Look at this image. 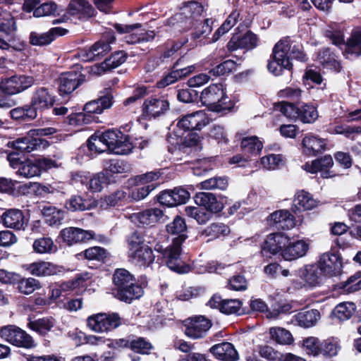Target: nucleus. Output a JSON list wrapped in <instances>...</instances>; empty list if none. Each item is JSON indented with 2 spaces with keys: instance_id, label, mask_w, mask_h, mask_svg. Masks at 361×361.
Here are the masks:
<instances>
[{
  "instance_id": "nucleus-1",
  "label": "nucleus",
  "mask_w": 361,
  "mask_h": 361,
  "mask_svg": "<svg viewBox=\"0 0 361 361\" xmlns=\"http://www.w3.org/2000/svg\"><path fill=\"white\" fill-rule=\"evenodd\" d=\"M8 147L12 150L6 152L7 159L10 166L13 169H18V173L25 178L39 176L42 173L58 166L56 160L44 156L26 157V156L35 149H18L14 146L13 141L8 142Z\"/></svg>"
},
{
  "instance_id": "nucleus-2",
  "label": "nucleus",
  "mask_w": 361,
  "mask_h": 361,
  "mask_svg": "<svg viewBox=\"0 0 361 361\" xmlns=\"http://www.w3.org/2000/svg\"><path fill=\"white\" fill-rule=\"evenodd\" d=\"M290 56L300 61L306 60L301 44L294 42L288 37L280 39L273 48L272 59L267 65L268 70L275 75H281L283 69L290 70L293 66Z\"/></svg>"
},
{
  "instance_id": "nucleus-3",
  "label": "nucleus",
  "mask_w": 361,
  "mask_h": 361,
  "mask_svg": "<svg viewBox=\"0 0 361 361\" xmlns=\"http://www.w3.org/2000/svg\"><path fill=\"white\" fill-rule=\"evenodd\" d=\"M147 282L140 283L135 276L128 269L117 268L112 275L111 291L117 300L130 304L144 294V287Z\"/></svg>"
},
{
  "instance_id": "nucleus-4",
  "label": "nucleus",
  "mask_w": 361,
  "mask_h": 361,
  "mask_svg": "<svg viewBox=\"0 0 361 361\" xmlns=\"http://www.w3.org/2000/svg\"><path fill=\"white\" fill-rule=\"evenodd\" d=\"M334 243L335 245H332L329 252L322 254L317 261L324 276L328 277L341 274L343 263H348L349 259L343 257L340 250L344 251L352 246L350 239L345 237L336 238Z\"/></svg>"
},
{
  "instance_id": "nucleus-5",
  "label": "nucleus",
  "mask_w": 361,
  "mask_h": 361,
  "mask_svg": "<svg viewBox=\"0 0 361 361\" xmlns=\"http://www.w3.org/2000/svg\"><path fill=\"white\" fill-rule=\"evenodd\" d=\"M106 92V94L87 102L83 106V112L68 115L66 118L68 123L71 126H82L93 122L97 123L99 117L96 114H102L104 110L111 108L114 103L111 92Z\"/></svg>"
},
{
  "instance_id": "nucleus-6",
  "label": "nucleus",
  "mask_w": 361,
  "mask_h": 361,
  "mask_svg": "<svg viewBox=\"0 0 361 361\" xmlns=\"http://www.w3.org/2000/svg\"><path fill=\"white\" fill-rule=\"evenodd\" d=\"M154 250L161 255L166 265L171 271L179 274H188L191 271V266L180 258L183 247H178L173 242L171 241L167 246L157 242L154 245Z\"/></svg>"
},
{
  "instance_id": "nucleus-7",
  "label": "nucleus",
  "mask_w": 361,
  "mask_h": 361,
  "mask_svg": "<svg viewBox=\"0 0 361 361\" xmlns=\"http://www.w3.org/2000/svg\"><path fill=\"white\" fill-rule=\"evenodd\" d=\"M57 132L54 128H36L30 130L25 135L18 137L13 141L18 149H46L50 145L44 136L51 135Z\"/></svg>"
},
{
  "instance_id": "nucleus-8",
  "label": "nucleus",
  "mask_w": 361,
  "mask_h": 361,
  "mask_svg": "<svg viewBox=\"0 0 361 361\" xmlns=\"http://www.w3.org/2000/svg\"><path fill=\"white\" fill-rule=\"evenodd\" d=\"M170 109L167 94H152L145 97L141 106V116L144 120L152 121L165 115Z\"/></svg>"
},
{
  "instance_id": "nucleus-9",
  "label": "nucleus",
  "mask_w": 361,
  "mask_h": 361,
  "mask_svg": "<svg viewBox=\"0 0 361 361\" xmlns=\"http://www.w3.org/2000/svg\"><path fill=\"white\" fill-rule=\"evenodd\" d=\"M122 321L118 312H99L87 317V326L94 332H109L121 326Z\"/></svg>"
},
{
  "instance_id": "nucleus-10",
  "label": "nucleus",
  "mask_w": 361,
  "mask_h": 361,
  "mask_svg": "<svg viewBox=\"0 0 361 361\" xmlns=\"http://www.w3.org/2000/svg\"><path fill=\"white\" fill-rule=\"evenodd\" d=\"M99 137V143L115 154H128L130 146L126 145V135L118 129H107L103 132L97 130Z\"/></svg>"
},
{
  "instance_id": "nucleus-11",
  "label": "nucleus",
  "mask_w": 361,
  "mask_h": 361,
  "mask_svg": "<svg viewBox=\"0 0 361 361\" xmlns=\"http://www.w3.org/2000/svg\"><path fill=\"white\" fill-rule=\"evenodd\" d=\"M184 334L192 340L201 339L207 336L212 326L211 319L203 315L190 317L182 322Z\"/></svg>"
},
{
  "instance_id": "nucleus-12",
  "label": "nucleus",
  "mask_w": 361,
  "mask_h": 361,
  "mask_svg": "<svg viewBox=\"0 0 361 361\" xmlns=\"http://www.w3.org/2000/svg\"><path fill=\"white\" fill-rule=\"evenodd\" d=\"M0 337L16 347L30 349L35 346L32 337L16 325L8 324L1 326Z\"/></svg>"
},
{
  "instance_id": "nucleus-13",
  "label": "nucleus",
  "mask_w": 361,
  "mask_h": 361,
  "mask_svg": "<svg viewBox=\"0 0 361 361\" xmlns=\"http://www.w3.org/2000/svg\"><path fill=\"white\" fill-rule=\"evenodd\" d=\"M212 309L219 310L221 313L226 315L235 314L238 316L250 314L247 307H243V302L238 299H223L221 296L213 294L206 304Z\"/></svg>"
},
{
  "instance_id": "nucleus-14",
  "label": "nucleus",
  "mask_w": 361,
  "mask_h": 361,
  "mask_svg": "<svg viewBox=\"0 0 361 361\" xmlns=\"http://www.w3.org/2000/svg\"><path fill=\"white\" fill-rule=\"evenodd\" d=\"M190 197V193L183 186L173 189L163 190L154 197V200L164 207H174L185 204Z\"/></svg>"
},
{
  "instance_id": "nucleus-15",
  "label": "nucleus",
  "mask_w": 361,
  "mask_h": 361,
  "mask_svg": "<svg viewBox=\"0 0 361 361\" xmlns=\"http://www.w3.org/2000/svg\"><path fill=\"white\" fill-rule=\"evenodd\" d=\"M288 241L290 238L284 233H270L267 235L261 245L262 254L266 257H271L279 253L282 256L283 250L288 245Z\"/></svg>"
},
{
  "instance_id": "nucleus-16",
  "label": "nucleus",
  "mask_w": 361,
  "mask_h": 361,
  "mask_svg": "<svg viewBox=\"0 0 361 361\" xmlns=\"http://www.w3.org/2000/svg\"><path fill=\"white\" fill-rule=\"evenodd\" d=\"M195 202L204 207L211 214H217L224 210L228 204V197L222 195L216 196L209 192H196L193 197Z\"/></svg>"
},
{
  "instance_id": "nucleus-17",
  "label": "nucleus",
  "mask_w": 361,
  "mask_h": 361,
  "mask_svg": "<svg viewBox=\"0 0 361 361\" xmlns=\"http://www.w3.org/2000/svg\"><path fill=\"white\" fill-rule=\"evenodd\" d=\"M114 41V33L111 31L106 32L102 38L94 43L89 50H82L79 54V57L84 61L99 59L111 51L110 44Z\"/></svg>"
},
{
  "instance_id": "nucleus-18",
  "label": "nucleus",
  "mask_w": 361,
  "mask_h": 361,
  "mask_svg": "<svg viewBox=\"0 0 361 361\" xmlns=\"http://www.w3.org/2000/svg\"><path fill=\"white\" fill-rule=\"evenodd\" d=\"M165 230L171 240L178 247L183 246L188 238V228L185 219L180 215H176L173 219L165 226Z\"/></svg>"
},
{
  "instance_id": "nucleus-19",
  "label": "nucleus",
  "mask_w": 361,
  "mask_h": 361,
  "mask_svg": "<svg viewBox=\"0 0 361 361\" xmlns=\"http://www.w3.org/2000/svg\"><path fill=\"white\" fill-rule=\"evenodd\" d=\"M210 121L211 119L204 111H197L183 116L178 121L177 126L186 131L200 130Z\"/></svg>"
},
{
  "instance_id": "nucleus-20",
  "label": "nucleus",
  "mask_w": 361,
  "mask_h": 361,
  "mask_svg": "<svg viewBox=\"0 0 361 361\" xmlns=\"http://www.w3.org/2000/svg\"><path fill=\"white\" fill-rule=\"evenodd\" d=\"M26 270L32 275L37 277H48L64 273L63 266L51 262L39 260L26 265Z\"/></svg>"
},
{
  "instance_id": "nucleus-21",
  "label": "nucleus",
  "mask_w": 361,
  "mask_h": 361,
  "mask_svg": "<svg viewBox=\"0 0 361 361\" xmlns=\"http://www.w3.org/2000/svg\"><path fill=\"white\" fill-rule=\"evenodd\" d=\"M333 165L332 157L330 154H326L314 159L311 164L305 163L303 166V169L312 174L320 172L322 178H329L336 176V173L330 170Z\"/></svg>"
},
{
  "instance_id": "nucleus-22",
  "label": "nucleus",
  "mask_w": 361,
  "mask_h": 361,
  "mask_svg": "<svg viewBox=\"0 0 361 361\" xmlns=\"http://www.w3.org/2000/svg\"><path fill=\"white\" fill-rule=\"evenodd\" d=\"M93 231H85L77 227H68L60 231L59 238H61L67 245L85 243L94 238Z\"/></svg>"
},
{
  "instance_id": "nucleus-23",
  "label": "nucleus",
  "mask_w": 361,
  "mask_h": 361,
  "mask_svg": "<svg viewBox=\"0 0 361 361\" xmlns=\"http://www.w3.org/2000/svg\"><path fill=\"white\" fill-rule=\"evenodd\" d=\"M102 166V172L111 183H116L120 175L130 171L129 164L119 159H104Z\"/></svg>"
},
{
  "instance_id": "nucleus-24",
  "label": "nucleus",
  "mask_w": 361,
  "mask_h": 361,
  "mask_svg": "<svg viewBox=\"0 0 361 361\" xmlns=\"http://www.w3.org/2000/svg\"><path fill=\"white\" fill-rule=\"evenodd\" d=\"M269 226L278 230H288L295 226V218L287 209H279L271 213L267 218Z\"/></svg>"
},
{
  "instance_id": "nucleus-25",
  "label": "nucleus",
  "mask_w": 361,
  "mask_h": 361,
  "mask_svg": "<svg viewBox=\"0 0 361 361\" xmlns=\"http://www.w3.org/2000/svg\"><path fill=\"white\" fill-rule=\"evenodd\" d=\"M61 102L56 99L55 96L49 94V92H35L28 104L31 109L35 113V118L37 117V113H42L47 109H49L54 104H59Z\"/></svg>"
},
{
  "instance_id": "nucleus-26",
  "label": "nucleus",
  "mask_w": 361,
  "mask_h": 361,
  "mask_svg": "<svg viewBox=\"0 0 361 361\" xmlns=\"http://www.w3.org/2000/svg\"><path fill=\"white\" fill-rule=\"evenodd\" d=\"M301 145L302 154L307 157H317L326 148V140L313 133L306 134L302 138Z\"/></svg>"
},
{
  "instance_id": "nucleus-27",
  "label": "nucleus",
  "mask_w": 361,
  "mask_h": 361,
  "mask_svg": "<svg viewBox=\"0 0 361 361\" xmlns=\"http://www.w3.org/2000/svg\"><path fill=\"white\" fill-rule=\"evenodd\" d=\"M203 12V6L198 2L192 1L184 4L182 12L176 16L177 20L185 18L184 28L189 29L195 25L196 17L200 16Z\"/></svg>"
},
{
  "instance_id": "nucleus-28",
  "label": "nucleus",
  "mask_w": 361,
  "mask_h": 361,
  "mask_svg": "<svg viewBox=\"0 0 361 361\" xmlns=\"http://www.w3.org/2000/svg\"><path fill=\"white\" fill-rule=\"evenodd\" d=\"M257 35L248 31L243 36L238 34L233 35L228 42L227 48L231 51H235L238 49H252L257 47Z\"/></svg>"
},
{
  "instance_id": "nucleus-29",
  "label": "nucleus",
  "mask_w": 361,
  "mask_h": 361,
  "mask_svg": "<svg viewBox=\"0 0 361 361\" xmlns=\"http://www.w3.org/2000/svg\"><path fill=\"white\" fill-rule=\"evenodd\" d=\"M59 90H75L85 82V76L80 72L70 71L61 74Z\"/></svg>"
},
{
  "instance_id": "nucleus-30",
  "label": "nucleus",
  "mask_w": 361,
  "mask_h": 361,
  "mask_svg": "<svg viewBox=\"0 0 361 361\" xmlns=\"http://www.w3.org/2000/svg\"><path fill=\"white\" fill-rule=\"evenodd\" d=\"M210 353L218 360L222 361H237L238 353L234 345L229 342H222L210 348Z\"/></svg>"
},
{
  "instance_id": "nucleus-31",
  "label": "nucleus",
  "mask_w": 361,
  "mask_h": 361,
  "mask_svg": "<svg viewBox=\"0 0 361 361\" xmlns=\"http://www.w3.org/2000/svg\"><path fill=\"white\" fill-rule=\"evenodd\" d=\"M299 276L303 279L310 286L319 285L323 279L324 273L321 269L319 263L306 265L303 269L299 270Z\"/></svg>"
},
{
  "instance_id": "nucleus-32",
  "label": "nucleus",
  "mask_w": 361,
  "mask_h": 361,
  "mask_svg": "<svg viewBox=\"0 0 361 361\" xmlns=\"http://www.w3.org/2000/svg\"><path fill=\"white\" fill-rule=\"evenodd\" d=\"M30 188L23 183L11 178L0 177V192L19 197L29 192Z\"/></svg>"
},
{
  "instance_id": "nucleus-33",
  "label": "nucleus",
  "mask_w": 361,
  "mask_h": 361,
  "mask_svg": "<svg viewBox=\"0 0 361 361\" xmlns=\"http://www.w3.org/2000/svg\"><path fill=\"white\" fill-rule=\"evenodd\" d=\"M34 110L29 107L28 104L16 107L9 111L10 118L16 125L27 126L35 119Z\"/></svg>"
},
{
  "instance_id": "nucleus-34",
  "label": "nucleus",
  "mask_w": 361,
  "mask_h": 361,
  "mask_svg": "<svg viewBox=\"0 0 361 361\" xmlns=\"http://www.w3.org/2000/svg\"><path fill=\"white\" fill-rule=\"evenodd\" d=\"M309 250V244L303 240L295 242L288 241V245L283 250L282 257L287 261H290L305 256Z\"/></svg>"
},
{
  "instance_id": "nucleus-35",
  "label": "nucleus",
  "mask_w": 361,
  "mask_h": 361,
  "mask_svg": "<svg viewBox=\"0 0 361 361\" xmlns=\"http://www.w3.org/2000/svg\"><path fill=\"white\" fill-rule=\"evenodd\" d=\"M27 220L25 219L24 213L18 209H8L6 210L3 224L7 228H11L16 230H20L27 225Z\"/></svg>"
},
{
  "instance_id": "nucleus-36",
  "label": "nucleus",
  "mask_w": 361,
  "mask_h": 361,
  "mask_svg": "<svg viewBox=\"0 0 361 361\" xmlns=\"http://www.w3.org/2000/svg\"><path fill=\"white\" fill-rule=\"evenodd\" d=\"M66 33L67 30L56 27L42 34L32 32L30 34V41L32 45L43 46L50 44L56 36H63Z\"/></svg>"
},
{
  "instance_id": "nucleus-37",
  "label": "nucleus",
  "mask_w": 361,
  "mask_h": 361,
  "mask_svg": "<svg viewBox=\"0 0 361 361\" xmlns=\"http://www.w3.org/2000/svg\"><path fill=\"white\" fill-rule=\"evenodd\" d=\"M130 252V258L140 267H149L154 262L155 259L153 250L148 245Z\"/></svg>"
},
{
  "instance_id": "nucleus-38",
  "label": "nucleus",
  "mask_w": 361,
  "mask_h": 361,
  "mask_svg": "<svg viewBox=\"0 0 361 361\" xmlns=\"http://www.w3.org/2000/svg\"><path fill=\"white\" fill-rule=\"evenodd\" d=\"M64 207L69 212H83L93 209L96 204L80 195H73L66 200Z\"/></svg>"
},
{
  "instance_id": "nucleus-39",
  "label": "nucleus",
  "mask_w": 361,
  "mask_h": 361,
  "mask_svg": "<svg viewBox=\"0 0 361 361\" xmlns=\"http://www.w3.org/2000/svg\"><path fill=\"white\" fill-rule=\"evenodd\" d=\"M140 23H135L133 25H123L116 24L115 29L118 32L123 34L126 33L127 35L125 37L126 41L128 44H135L141 42Z\"/></svg>"
},
{
  "instance_id": "nucleus-40",
  "label": "nucleus",
  "mask_w": 361,
  "mask_h": 361,
  "mask_svg": "<svg viewBox=\"0 0 361 361\" xmlns=\"http://www.w3.org/2000/svg\"><path fill=\"white\" fill-rule=\"evenodd\" d=\"M42 214L44 222L50 226H54L61 224L65 212L54 206L45 205L42 209Z\"/></svg>"
},
{
  "instance_id": "nucleus-41",
  "label": "nucleus",
  "mask_w": 361,
  "mask_h": 361,
  "mask_svg": "<svg viewBox=\"0 0 361 361\" xmlns=\"http://www.w3.org/2000/svg\"><path fill=\"white\" fill-rule=\"evenodd\" d=\"M230 231L229 226L223 223H212L201 231L200 235L213 240L228 235Z\"/></svg>"
},
{
  "instance_id": "nucleus-42",
  "label": "nucleus",
  "mask_w": 361,
  "mask_h": 361,
  "mask_svg": "<svg viewBox=\"0 0 361 361\" xmlns=\"http://www.w3.org/2000/svg\"><path fill=\"white\" fill-rule=\"evenodd\" d=\"M164 212L159 208H151L143 210L137 214L140 224L146 226H152L157 223L163 216Z\"/></svg>"
},
{
  "instance_id": "nucleus-43",
  "label": "nucleus",
  "mask_w": 361,
  "mask_h": 361,
  "mask_svg": "<svg viewBox=\"0 0 361 361\" xmlns=\"http://www.w3.org/2000/svg\"><path fill=\"white\" fill-rule=\"evenodd\" d=\"M240 147L244 154L257 156L263 148V143L257 136L254 135L243 137L240 142Z\"/></svg>"
},
{
  "instance_id": "nucleus-44",
  "label": "nucleus",
  "mask_w": 361,
  "mask_h": 361,
  "mask_svg": "<svg viewBox=\"0 0 361 361\" xmlns=\"http://www.w3.org/2000/svg\"><path fill=\"white\" fill-rule=\"evenodd\" d=\"M295 206L300 211L311 210L317 207V202L312 195L303 190L298 191L295 195Z\"/></svg>"
},
{
  "instance_id": "nucleus-45",
  "label": "nucleus",
  "mask_w": 361,
  "mask_h": 361,
  "mask_svg": "<svg viewBox=\"0 0 361 361\" xmlns=\"http://www.w3.org/2000/svg\"><path fill=\"white\" fill-rule=\"evenodd\" d=\"M130 350L140 355H149L154 348L152 344L146 338L131 334Z\"/></svg>"
},
{
  "instance_id": "nucleus-46",
  "label": "nucleus",
  "mask_w": 361,
  "mask_h": 361,
  "mask_svg": "<svg viewBox=\"0 0 361 361\" xmlns=\"http://www.w3.org/2000/svg\"><path fill=\"white\" fill-rule=\"evenodd\" d=\"M355 313L356 305L352 302L340 303L334 310V315L341 321H345L353 317V320L356 322Z\"/></svg>"
},
{
  "instance_id": "nucleus-47",
  "label": "nucleus",
  "mask_w": 361,
  "mask_h": 361,
  "mask_svg": "<svg viewBox=\"0 0 361 361\" xmlns=\"http://www.w3.org/2000/svg\"><path fill=\"white\" fill-rule=\"evenodd\" d=\"M318 61L324 68L339 72L341 69L340 63L329 49H324L318 54Z\"/></svg>"
},
{
  "instance_id": "nucleus-48",
  "label": "nucleus",
  "mask_w": 361,
  "mask_h": 361,
  "mask_svg": "<svg viewBox=\"0 0 361 361\" xmlns=\"http://www.w3.org/2000/svg\"><path fill=\"white\" fill-rule=\"evenodd\" d=\"M269 334L271 338L278 344L290 345L294 341L291 333L282 327H271Z\"/></svg>"
},
{
  "instance_id": "nucleus-49",
  "label": "nucleus",
  "mask_w": 361,
  "mask_h": 361,
  "mask_svg": "<svg viewBox=\"0 0 361 361\" xmlns=\"http://www.w3.org/2000/svg\"><path fill=\"white\" fill-rule=\"evenodd\" d=\"M220 92H200L199 106H207L209 111L216 112Z\"/></svg>"
},
{
  "instance_id": "nucleus-50",
  "label": "nucleus",
  "mask_w": 361,
  "mask_h": 361,
  "mask_svg": "<svg viewBox=\"0 0 361 361\" xmlns=\"http://www.w3.org/2000/svg\"><path fill=\"white\" fill-rule=\"evenodd\" d=\"M319 317V312L317 310L312 309L299 312L296 315V320L300 326L309 328L314 326Z\"/></svg>"
},
{
  "instance_id": "nucleus-51",
  "label": "nucleus",
  "mask_w": 361,
  "mask_h": 361,
  "mask_svg": "<svg viewBox=\"0 0 361 361\" xmlns=\"http://www.w3.org/2000/svg\"><path fill=\"white\" fill-rule=\"evenodd\" d=\"M127 193L123 190H118L114 192L105 195L100 200L101 207H111L118 205H122V203L126 199Z\"/></svg>"
},
{
  "instance_id": "nucleus-52",
  "label": "nucleus",
  "mask_w": 361,
  "mask_h": 361,
  "mask_svg": "<svg viewBox=\"0 0 361 361\" xmlns=\"http://www.w3.org/2000/svg\"><path fill=\"white\" fill-rule=\"evenodd\" d=\"M239 17L238 11H233L231 12L221 26L214 34L212 41L216 42L222 35L228 32L237 23Z\"/></svg>"
},
{
  "instance_id": "nucleus-53",
  "label": "nucleus",
  "mask_w": 361,
  "mask_h": 361,
  "mask_svg": "<svg viewBox=\"0 0 361 361\" xmlns=\"http://www.w3.org/2000/svg\"><path fill=\"white\" fill-rule=\"evenodd\" d=\"M33 250L39 254L52 253L57 250L51 238L43 237L36 239L32 245Z\"/></svg>"
},
{
  "instance_id": "nucleus-54",
  "label": "nucleus",
  "mask_w": 361,
  "mask_h": 361,
  "mask_svg": "<svg viewBox=\"0 0 361 361\" xmlns=\"http://www.w3.org/2000/svg\"><path fill=\"white\" fill-rule=\"evenodd\" d=\"M33 187L36 195L46 199H53L61 194L59 190L50 184L35 183Z\"/></svg>"
},
{
  "instance_id": "nucleus-55",
  "label": "nucleus",
  "mask_w": 361,
  "mask_h": 361,
  "mask_svg": "<svg viewBox=\"0 0 361 361\" xmlns=\"http://www.w3.org/2000/svg\"><path fill=\"white\" fill-rule=\"evenodd\" d=\"M68 11L72 15L82 13L91 16L93 8L87 0H71L68 5Z\"/></svg>"
},
{
  "instance_id": "nucleus-56",
  "label": "nucleus",
  "mask_w": 361,
  "mask_h": 361,
  "mask_svg": "<svg viewBox=\"0 0 361 361\" xmlns=\"http://www.w3.org/2000/svg\"><path fill=\"white\" fill-rule=\"evenodd\" d=\"M161 173L159 171H149L145 173L137 175L128 179V184L130 185H138L139 184H151L152 182L157 180Z\"/></svg>"
},
{
  "instance_id": "nucleus-57",
  "label": "nucleus",
  "mask_w": 361,
  "mask_h": 361,
  "mask_svg": "<svg viewBox=\"0 0 361 361\" xmlns=\"http://www.w3.org/2000/svg\"><path fill=\"white\" fill-rule=\"evenodd\" d=\"M41 288L42 285L39 280L32 277L25 279L23 276L18 286L16 287L18 290L24 295H30L35 290Z\"/></svg>"
},
{
  "instance_id": "nucleus-58",
  "label": "nucleus",
  "mask_w": 361,
  "mask_h": 361,
  "mask_svg": "<svg viewBox=\"0 0 361 361\" xmlns=\"http://www.w3.org/2000/svg\"><path fill=\"white\" fill-rule=\"evenodd\" d=\"M16 21L8 11L0 12V32L11 35L16 30Z\"/></svg>"
},
{
  "instance_id": "nucleus-59",
  "label": "nucleus",
  "mask_w": 361,
  "mask_h": 361,
  "mask_svg": "<svg viewBox=\"0 0 361 361\" xmlns=\"http://www.w3.org/2000/svg\"><path fill=\"white\" fill-rule=\"evenodd\" d=\"M83 256L85 259L88 260H96L98 262H104L107 257L108 252L104 247L94 246L89 247L79 254Z\"/></svg>"
},
{
  "instance_id": "nucleus-60",
  "label": "nucleus",
  "mask_w": 361,
  "mask_h": 361,
  "mask_svg": "<svg viewBox=\"0 0 361 361\" xmlns=\"http://www.w3.org/2000/svg\"><path fill=\"white\" fill-rule=\"evenodd\" d=\"M201 187L204 190L219 189L224 190L228 185V178L223 177H213L207 179L200 183Z\"/></svg>"
},
{
  "instance_id": "nucleus-61",
  "label": "nucleus",
  "mask_w": 361,
  "mask_h": 361,
  "mask_svg": "<svg viewBox=\"0 0 361 361\" xmlns=\"http://www.w3.org/2000/svg\"><path fill=\"white\" fill-rule=\"evenodd\" d=\"M338 287L348 293L355 292L361 290V272H357L344 282H341Z\"/></svg>"
},
{
  "instance_id": "nucleus-62",
  "label": "nucleus",
  "mask_w": 361,
  "mask_h": 361,
  "mask_svg": "<svg viewBox=\"0 0 361 361\" xmlns=\"http://www.w3.org/2000/svg\"><path fill=\"white\" fill-rule=\"evenodd\" d=\"M299 113L300 116L298 118L305 123H312L318 117L317 110L313 105L301 104Z\"/></svg>"
},
{
  "instance_id": "nucleus-63",
  "label": "nucleus",
  "mask_w": 361,
  "mask_h": 361,
  "mask_svg": "<svg viewBox=\"0 0 361 361\" xmlns=\"http://www.w3.org/2000/svg\"><path fill=\"white\" fill-rule=\"evenodd\" d=\"M111 184V183L108 180L106 176L102 172H99L94 174L89 181V190L92 192H100L104 185H107Z\"/></svg>"
},
{
  "instance_id": "nucleus-64",
  "label": "nucleus",
  "mask_w": 361,
  "mask_h": 361,
  "mask_svg": "<svg viewBox=\"0 0 361 361\" xmlns=\"http://www.w3.org/2000/svg\"><path fill=\"white\" fill-rule=\"evenodd\" d=\"M159 183H156L145 185L141 187H136L131 190L128 196L131 197L133 200L140 201L145 199L152 191H153L157 186H159Z\"/></svg>"
}]
</instances>
